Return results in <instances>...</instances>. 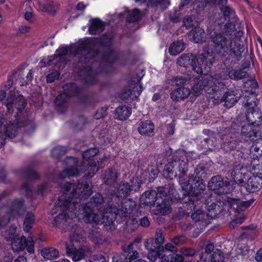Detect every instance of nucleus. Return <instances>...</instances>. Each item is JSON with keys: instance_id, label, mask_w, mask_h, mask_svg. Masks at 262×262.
Instances as JSON below:
<instances>
[{"instance_id": "28", "label": "nucleus", "mask_w": 262, "mask_h": 262, "mask_svg": "<svg viewBox=\"0 0 262 262\" xmlns=\"http://www.w3.org/2000/svg\"><path fill=\"white\" fill-rule=\"evenodd\" d=\"M66 248L67 254L71 257L74 261H78L84 258L86 253L90 251V248L86 246L76 249L73 246L66 244Z\"/></svg>"}, {"instance_id": "40", "label": "nucleus", "mask_w": 262, "mask_h": 262, "mask_svg": "<svg viewBox=\"0 0 262 262\" xmlns=\"http://www.w3.org/2000/svg\"><path fill=\"white\" fill-rule=\"evenodd\" d=\"M186 47V45L182 40L173 41L170 46L168 51L172 56H176L183 52Z\"/></svg>"}, {"instance_id": "41", "label": "nucleus", "mask_w": 262, "mask_h": 262, "mask_svg": "<svg viewBox=\"0 0 262 262\" xmlns=\"http://www.w3.org/2000/svg\"><path fill=\"white\" fill-rule=\"evenodd\" d=\"M63 93L70 98L72 96H77L81 91L80 87L73 83H69L63 85Z\"/></svg>"}, {"instance_id": "58", "label": "nucleus", "mask_w": 262, "mask_h": 262, "mask_svg": "<svg viewBox=\"0 0 262 262\" xmlns=\"http://www.w3.org/2000/svg\"><path fill=\"white\" fill-rule=\"evenodd\" d=\"M191 218L195 223L203 222V221L205 220V213H204L203 211L198 209L195 212L191 214Z\"/></svg>"}, {"instance_id": "55", "label": "nucleus", "mask_w": 262, "mask_h": 262, "mask_svg": "<svg viewBox=\"0 0 262 262\" xmlns=\"http://www.w3.org/2000/svg\"><path fill=\"white\" fill-rule=\"evenodd\" d=\"M177 248L171 243H167L165 244V247H163V251H162L163 254H171L173 257H175L176 253L177 252Z\"/></svg>"}, {"instance_id": "61", "label": "nucleus", "mask_w": 262, "mask_h": 262, "mask_svg": "<svg viewBox=\"0 0 262 262\" xmlns=\"http://www.w3.org/2000/svg\"><path fill=\"white\" fill-rule=\"evenodd\" d=\"M16 227L11 226L5 232V238L7 241H12L13 239L19 236L16 234Z\"/></svg>"}, {"instance_id": "44", "label": "nucleus", "mask_w": 262, "mask_h": 262, "mask_svg": "<svg viewBox=\"0 0 262 262\" xmlns=\"http://www.w3.org/2000/svg\"><path fill=\"white\" fill-rule=\"evenodd\" d=\"M41 255L47 259H56L59 256V251L53 247H48L43 249L41 252Z\"/></svg>"}, {"instance_id": "16", "label": "nucleus", "mask_w": 262, "mask_h": 262, "mask_svg": "<svg viewBox=\"0 0 262 262\" xmlns=\"http://www.w3.org/2000/svg\"><path fill=\"white\" fill-rule=\"evenodd\" d=\"M140 187V184L139 182L136 183V185H130L127 182L125 181H121L117 184L116 187V195L114 194L112 195L113 200V198H124L130 195L131 192H136L139 189Z\"/></svg>"}, {"instance_id": "29", "label": "nucleus", "mask_w": 262, "mask_h": 262, "mask_svg": "<svg viewBox=\"0 0 262 262\" xmlns=\"http://www.w3.org/2000/svg\"><path fill=\"white\" fill-rule=\"evenodd\" d=\"M246 117L248 123L254 125V127L262 124V114L258 107L247 108Z\"/></svg>"}, {"instance_id": "64", "label": "nucleus", "mask_w": 262, "mask_h": 262, "mask_svg": "<svg viewBox=\"0 0 262 262\" xmlns=\"http://www.w3.org/2000/svg\"><path fill=\"white\" fill-rule=\"evenodd\" d=\"M89 262H107L104 256L102 254H97L93 255Z\"/></svg>"}, {"instance_id": "34", "label": "nucleus", "mask_w": 262, "mask_h": 262, "mask_svg": "<svg viewBox=\"0 0 262 262\" xmlns=\"http://www.w3.org/2000/svg\"><path fill=\"white\" fill-rule=\"evenodd\" d=\"M35 163H32L30 165L24 169L19 170V175L24 179L28 181L38 179L39 177L38 174L34 170L33 167Z\"/></svg>"}, {"instance_id": "3", "label": "nucleus", "mask_w": 262, "mask_h": 262, "mask_svg": "<svg viewBox=\"0 0 262 262\" xmlns=\"http://www.w3.org/2000/svg\"><path fill=\"white\" fill-rule=\"evenodd\" d=\"M113 36L111 35H104L99 40L95 41L85 40L91 43V49L97 52V54L93 57L90 63H92L95 67L96 63H94L100 55V52L94 48L95 45H98L100 47L108 48L107 51H105L102 55L101 61L99 66V71L94 70L97 75V80H98L99 74H108L113 71L112 63L117 60L119 56V52L114 49L111 48L113 41Z\"/></svg>"}, {"instance_id": "7", "label": "nucleus", "mask_w": 262, "mask_h": 262, "mask_svg": "<svg viewBox=\"0 0 262 262\" xmlns=\"http://www.w3.org/2000/svg\"><path fill=\"white\" fill-rule=\"evenodd\" d=\"M211 39L218 54L230 53L231 56L239 57L245 51L244 46L228 34L217 33L214 32L211 35Z\"/></svg>"}, {"instance_id": "53", "label": "nucleus", "mask_w": 262, "mask_h": 262, "mask_svg": "<svg viewBox=\"0 0 262 262\" xmlns=\"http://www.w3.org/2000/svg\"><path fill=\"white\" fill-rule=\"evenodd\" d=\"M141 17L142 15L140 11L137 9H135L128 14L127 21L129 23L138 22L140 20Z\"/></svg>"}, {"instance_id": "32", "label": "nucleus", "mask_w": 262, "mask_h": 262, "mask_svg": "<svg viewBox=\"0 0 262 262\" xmlns=\"http://www.w3.org/2000/svg\"><path fill=\"white\" fill-rule=\"evenodd\" d=\"M195 63L196 55L191 53L183 54L177 60V63L179 66L186 68L191 67L193 71Z\"/></svg>"}, {"instance_id": "37", "label": "nucleus", "mask_w": 262, "mask_h": 262, "mask_svg": "<svg viewBox=\"0 0 262 262\" xmlns=\"http://www.w3.org/2000/svg\"><path fill=\"white\" fill-rule=\"evenodd\" d=\"M155 126L150 120L142 121L139 124L138 130L141 135L148 136L152 133Z\"/></svg>"}, {"instance_id": "4", "label": "nucleus", "mask_w": 262, "mask_h": 262, "mask_svg": "<svg viewBox=\"0 0 262 262\" xmlns=\"http://www.w3.org/2000/svg\"><path fill=\"white\" fill-rule=\"evenodd\" d=\"M69 183L71 184V183ZM85 184H89L91 190V194L88 196L80 200L79 198L76 199L73 198L71 194H69V196L70 199L73 198L74 201L79 203L80 209H77V210L79 212H80V214H83V219L86 223H99L100 221V217L97 213H95L94 211L95 210H98L101 212L102 211L104 210L103 208L104 203H105L106 201V205H107V202H110L111 204L113 203L112 202V200H111V201L108 200L106 201V199L104 200L100 193H97L91 198L90 201L88 203L84 205H81V201L86 199L92 194L91 185L90 183L88 182H85V183H83V182H80L79 180H78L77 183H71V184L73 185H79V187H81L82 185L83 187H84L83 186L85 185Z\"/></svg>"}, {"instance_id": "6", "label": "nucleus", "mask_w": 262, "mask_h": 262, "mask_svg": "<svg viewBox=\"0 0 262 262\" xmlns=\"http://www.w3.org/2000/svg\"><path fill=\"white\" fill-rule=\"evenodd\" d=\"M66 163L68 167L60 173L59 177L61 179L77 177L81 171L85 172L84 177L87 179L93 177L99 169V166L93 160L83 161L79 164L77 158L69 157L66 159Z\"/></svg>"}, {"instance_id": "30", "label": "nucleus", "mask_w": 262, "mask_h": 262, "mask_svg": "<svg viewBox=\"0 0 262 262\" xmlns=\"http://www.w3.org/2000/svg\"><path fill=\"white\" fill-rule=\"evenodd\" d=\"M191 93V90L188 88L181 86L172 91L170 98L173 101H180L187 98Z\"/></svg>"}, {"instance_id": "59", "label": "nucleus", "mask_w": 262, "mask_h": 262, "mask_svg": "<svg viewBox=\"0 0 262 262\" xmlns=\"http://www.w3.org/2000/svg\"><path fill=\"white\" fill-rule=\"evenodd\" d=\"M183 23L184 26L187 29H189L191 27L194 26L196 25V22L195 20L194 16L187 15L184 18Z\"/></svg>"}, {"instance_id": "47", "label": "nucleus", "mask_w": 262, "mask_h": 262, "mask_svg": "<svg viewBox=\"0 0 262 262\" xmlns=\"http://www.w3.org/2000/svg\"><path fill=\"white\" fill-rule=\"evenodd\" d=\"M208 170L205 164L204 163H200L198 164L195 168L194 173V178H198L199 179L205 178L207 173L206 172Z\"/></svg>"}, {"instance_id": "54", "label": "nucleus", "mask_w": 262, "mask_h": 262, "mask_svg": "<svg viewBox=\"0 0 262 262\" xmlns=\"http://www.w3.org/2000/svg\"><path fill=\"white\" fill-rule=\"evenodd\" d=\"M67 148L65 147L57 146L55 147L51 151L52 157L58 159L66 154Z\"/></svg>"}, {"instance_id": "33", "label": "nucleus", "mask_w": 262, "mask_h": 262, "mask_svg": "<svg viewBox=\"0 0 262 262\" xmlns=\"http://www.w3.org/2000/svg\"><path fill=\"white\" fill-rule=\"evenodd\" d=\"M119 175L120 174L116 169L112 168L108 169L103 174V182L107 185L114 186L117 183Z\"/></svg>"}, {"instance_id": "35", "label": "nucleus", "mask_w": 262, "mask_h": 262, "mask_svg": "<svg viewBox=\"0 0 262 262\" xmlns=\"http://www.w3.org/2000/svg\"><path fill=\"white\" fill-rule=\"evenodd\" d=\"M212 198V197L210 196L205 200L206 208L209 212L213 213L214 216H216L222 212V208L221 206L222 202L220 201L211 202Z\"/></svg>"}, {"instance_id": "45", "label": "nucleus", "mask_w": 262, "mask_h": 262, "mask_svg": "<svg viewBox=\"0 0 262 262\" xmlns=\"http://www.w3.org/2000/svg\"><path fill=\"white\" fill-rule=\"evenodd\" d=\"M35 221V216L31 212H28L25 216L24 222V230L26 232L30 231L32 228V225Z\"/></svg>"}, {"instance_id": "46", "label": "nucleus", "mask_w": 262, "mask_h": 262, "mask_svg": "<svg viewBox=\"0 0 262 262\" xmlns=\"http://www.w3.org/2000/svg\"><path fill=\"white\" fill-rule=\"evenodd\" d=\"M164 236L162 230H157L156 232L155 238H150L147 240L146 242L151 243L152 245L162 246L164 243Z\"/></svg>"}, {"instance_id": "39", "label": "nucleus", "mask_w": 262, "mask_h": 262, "mask_svg": "<svg viewBox=\"0 0 262 262\" xmlns=\"http://www.w3.org/2000/svg\"><path fill=\"white\" fill-rule=\"evenodd\" d=\"M190 36L195 43H200L205 41L206 34L203 29L199 27L193 29L190 32Z\"/></svg>"}, {"instance_id": "62", "label": "nucleus", "mask_w": 262, "mask_h": 262, "mask_svg": "<svg viewBox=\"0 0 262 262\" xmlns=\"http://www.w3.org/2000/svg\"><path fill=\"white\" fill-rule=\"evenodd\" d=\"M257 232L256 230H247L242 234L241 237L242 238H246L253 240L257 236Z\"/></svg>"}, {"instance_id": "36", "label": "nucleus", "mask_w": 262, "mask_h": 262, "mask_svg": "<svg viewBox=\"0 0 262 262\" xmlns=\"http://www.w3.org/2000/svg\"><path fill=\"white\" fill-rule=\"evenodd\" d=\"M69 99V97L63 93L58 95L56 97L54 102L57 110L60 113H63L66 111Z\"/></svg>"}, {"instance_id": "31", "label": "nucleus", "mask_w": 262, "mask_h": 262, "mask_svg": "<svg viewBox=\"0 0 262 262\" xmlns=\"http://www.w3.org/2000/svg\"><path fill=\"white\" fill-rule=\"evenodd\" d=\"M59 7V5L57 2L49 0L38 2L37 3L39 11L49 14H54Z\"/></svg>"}, {"instance_id": "57", "label": "nucleus", "mask_w": 262, "mask_h": 262, "mask_svg": "<svg viewBox=\"0 0 262 262\" xmlns=\"http://www.w3.org/2000/svg\"><path fill=\"white\" fill-rule=\"evenodd\" d=\"M171 85L176 86L183 85L188 81L186 77L182 76H177L171 79Z\"/></svg>"}, {"instance_id": "15", "label": "nucleus", "mask_w": 262, "mask_h": 262, "mask_svg": "<svg viewBox=\"0 0 262 262\" xmlns=\"http://www.w3.org/2000/svg\"><path fill=\"white\" fill-rule=\"evenodd\" d=\"M11 247L14 252L23 251L25 248L30 253L34 252V242L31 237L27 238L25 236L15 237L11 241Z\"/></svg>"}, {"instance_id": "17", "label": "nucleus", "mask_w": 262, "mask_h": 262, "mask_svg": "<svg viewBox=\"0 0 262 262\" xmlns=\"http://www.w3.org/2000/svg\"><path fill=\"white\" fill-rule=\"evenodd\" d=\"M8 112L12 114L15 107L18 112L23 110L27 105V102L24 97L21 95L10 94L5 103Z\"/></svg>"}, {"instance_id": "5", "label": "nucleus", "mask_w": 262, "mask_h": 262, "mask_svg": "<svg viewBox=\"0 0 262 262\" xmlns=\"http://www.w3.org/2000/svg\"><path fill=\"white\" fill-rule=\"evenodd\" d=\"M136 206L135 201L129 199L124 201L121 205L107 202L104 208L103 215L99 214L100 217L99 223L96 225L103 224L106 230H113L115 229L114 221L118 215L120 217H126L130 214Z\"/></svg>"}, {"instance_id": "23", "label": "nucleus", "mask_w": 262, "mask_h": 262, "mask_svg": "<svg viewBox=\"0 0 262 262\" xmlns=\"http://www.w3.org/2000/svg\"><path fill=\"white\" fill-rule=\"evenodd\" d=\"M221 148L226 152L232 150H238L242 146L239 142L232 136L231 134L224 135L221 138Z\"/></svg>"}, {"instance_id": "63", "label": "nucleus", "mask_w": 262, "mask_h": 262, "mask_svg": "<svg viewBox=\"0 0 262 262\" xmlns=\"http://www.w3.org/2000/svg\"><path fill=\"white\" fill-rule=\"evenodd\" d=\"M221 11L225 17H230L235 14L234 10L229 6H225L221 8Z\"/></svg>"}, {"instance_id": "52", "label": "nucleus", "mask_w": 262, "mask_h": 262, "mask_svg": "<svg viewBox=\"0 0 262 262\" xmlns=\"http://www.w3.org/2000/svg\"><path fill=\"white\" fill-rule=\"evenodd\" d=\"M205 6L206 4L203 0H195L191 4V10L199 13L204 10Z\"/></svg>"}, {"instance_id": "49", "label": "nucleus", "mask_w": 262, "mask_h": 262, "mask_svg": "<svg viewBox=\"0 0 262 262\" xmlns=\"http://www.w3.org/2000/svg\"><path fill=\"white\" fill-rule=\"evenodd\" d=\"M255 201V199L252 198L248 201H242L240 200H236L235 204L236 205V209L237 212L243 211L245 210L247 208L250 207Z\"/></svg>"}, {"instance_id": "10", "label": "nucleus", "mask_w": 262, "mask_h": 262, "mask_svg": "<svg viewBox=\"0 0 262 262\" xmlns=\"http://www.w3.org/2000/svg\"><path fill=\"white\" fill-rule=\"evenodd\" d=\"M141 201L145 205L157 207L156 210V214L164 215L170 212V206L167 203L165 199L163 198L161 195H158L156 190L145 191L141 195Z\"/></svg>"}, {"instance_id": "19", "label": "nucleus", "mask_w": 262, "mask_h": 262, "mask_svg": "<svg viewBox=\"0 0 262 262\" xmlns=\"http://www.w3.org/2000/svg\"><path fill=\"white\" fill-rule=\"evenodd\" d=\"M133 244L130 243L124 248L122 253L115 254L112 257L113 262H131L136 259L139 254L133 249Z\"/></svg>"}, {"instance_id": "43", "label": "nucleus", "mask_w": 262, "mask_h": 262, "mask_svg": "<svg viewBox=\"0 0 262 262\" xmlns=\"http://www.w3.org/2000/svg\"><path fill=\"white\" fill-rule=\"evenodd\" d=\"M224 183L223 178L220 176L212 177L209 180L208 187L211 190L219 189L224 186Z\"/></svg>"}, {"instance_id": "48", "label": "nucleus", "mask_w": 262, "mask_h": 262, "mask_svg": "<svg viewBox=\"0 0 262 262\" xmlns=\"http://www.w3.org/2000/svg\"><path fill=\"white\" fill-rule=\"evenodd\" d=\"M253 145L251 146L250 151L257 152L258 155L262 156V137L255 138Z\"/></svg>"}, {"instance_id": "14", "label": "nucleus", "mask_w": 262, "mask_h": 262, "mask_svg": "<svg viewBox=\"0 0 262 262\" xmlns=\"http://www.w3.org/2000/svg\"><path fill=\"white\" fill-rule=\"evenodd\" d=\"M6 207L8 209L9 217L19 218L25 214L26 207L23 199H14L7 201Z\"/></svg>"}, {"instance_id": "1", "label": "nucleus", "mask_w": 262, "mask_h": 262, "mask_svg": "<svg viewBox=\"0 0 262 262\" xmlns=\"http://www.w3.org/2000/svg\"><path fill=\"white\" fill-rule=\"evenodd\" d=\"M74 54L75 66L79 69L78 74L84 80L85 82L89 84H93L97 81V75L94 71L90 63L93 57L97 54L95 52L91 49V43L89 42L81 40L76 44L71 46L70 48L67 47H62L56 50V56L61 58L59 61L60 66H64L66 62L63 56L69 52Z\"/></svg>"}, {"instance_id": "11", "label": "nucleus", "mask_w": 262, "mask_h": 262, "mask_svg": "<svg viewBox=\"0 0 262 262\" xmlns=\"http://www.w3.org/2000/svg\"><path fill=\"white\" fill-rule=\"evenodd\" d=\"M145 247L148 250L147 257L150 261H155L158 257L162 258L161 262H183L182 255H176L173 257L171 254H163V246L154 245L151 243H145Z\"/></svg>"}, {"instance_id": "13", "label": "nucleus", "mask_w": 262, "mask_h": 262, "mask_svg": "<svg viewBox=\"0 0 262 262\" xmlns=\"http://www.w3.org/2000/svg\"><path fill=\"white\" fill-rule=\"evenodd\" d=\"M245 86L248 89L243 93V105L247 108H256L259 100L256 98L257 94L255 91L258 86L257 82L255 80H248L245 83Z\"/></svg>"}, {"instance_id": "38", "label": "nucleus", "mask_w": 262, "mask_h": 262, "mask_svg": "<svg viewBox=\"0 0 262 262\" xmlns=\"http://www.w3.org/2000/svg\"><path fill=\"white\" fill-rule=\"evenodd\" d=\"M105 28L104 22L99 18L92 19L90 23L89 31L92 35H96L102 32Z\"/></svg>"}, {"instance_id": "25", "label": "nucleus", "mask_w": 262, "mask_h": 262, "mask_svg": "<svg viewBox=\"0 0 262 262\" xmlns=\"http://www.w3.org/2000/svg\"><path fill=\"white\" fill-rule=\"evenodd\" d=\"M239 96L237 94H235L234 92H227L224 93L222 96L217 97L216 101H214V104H218L223 102H225L224 105L227 108L232 107L239 100Z\"/></svg>"}, {"instance_id": "51", "label": "nucleus", "mask_w": 262, "mask_h": 262, "mask_svg": "<svg viewBox=\"0 0 262 262\" xmlns=\"http://www.w3.org/2000/svg\"><path fill=\"white\" fill-rule=\"evenodd\" d=\"M247 73L243 70H232L229 71L228 75L233 80H238L245 78Z\"/></svg>"}, {"instance_id": "8", "label": "nucleus", "mask_w": 262, "mask_h": 262, "mask_svg": "<svg viewBox=\"0 0 262 262\" xmlns=\"http://www.w3.org/2000/svg\"><path fill=\"white\" fill-rule=\"evenodd\" d=\"M181 187L188 195V205L195 209L199 202L203 198L206 188L205 182L203 179L194 178V176L189 174L188 179L181 182Z\"/></svg>"}, {"instance_id": "60", "label": "nucleus", "mask_w": 262, "mask_h": 262, "mask_svg": "<svg viewBox=\"0 0 262 262\" xmlns=\"http://www.w3.org/2000/svg\"><path fill=\"white\" fill-rule=\"evenodd\" d=\"M99 152L96 148H92L85 150L82 154L83 158L86 161H89L90 158L95 156Z\"/></svg>"}, {"instance_id": "22", "label": "nucleus", "mask_w": 262, "mask_h": 262, "mask_svg": "<svg viewBox=\"0 0 262 262\" xmlns=\"http://www.w3.org/2000/svg\"><path fill=\"white\" fill-rule=\"evenodd\" d=\"M129 89H124L120 94L119 97L122 100H126L129 97L132 100L138 98L143 91V86L137 83H129Z\"/></svg>"}, {"instance_id": "12", "label": "nucleus", "mask_w": 262, "mask_h": 262, "mask_svg": "<svg viewBox=\"0 0 262 262\" xmlns=\"http://www.w3.org/2000/svg\"><path fill=\"white\" fill-rule=\"evenodd\" d=\"M214 62L212 52H210L209 49H204L201 53L196 55V63L193 67V71L198 74H207Z\"/></svg>"}, {"instance_id": "42", "label": "nucleus", "mask_w": 262, "mask_h": 262, "mask_svg": "<svg viewBox=\"0 0 262 262\" xmlns=\"http://www.w3.org/2000/svg\"><path fill=\"white\" fill-rule=\"evenodd\" d=\"M132 114V109L125 105L119 106L115 110V115L120 120L127 119Z\"/></svg>"}, {"instance_id": "56", "label": "nucleus", "mask_w": 262, "mask_h": 262, "mask_svg": "<svg viewBox=\"0 0 262 262\" xmlns=\"http://www.w3.org/2000/svg\"><path fill=\"white\" fill-rule=\"evenodd\" d=\"M224 254L220 249H216L211 256V262H224Z\"/></svg>"}, {"instance_id": "24", "label": "nucleus", "mask_w": 262, "mask_h": 262, "mask_svg": "<svg viewBox=\"0 0 262 262\" xmlns=\"http://www.w3.org/2000/svg\"><path fill=\"white\" fill-rule=\"evenodd\" d=\"M242 186L249 193L258 191L262 187V173H260L259 175H253L250 177Z\"/></svg>"}, {"instance_id": "27", "label": "nucleus", "mask_w": 262, "mask_h": 262, "mask_svg": "<svg viewBox=\"0 0 262 262\" xmlns=\"http://www.w3.org/2000/svg\"><path fill=\"white\" fill-rule=\"evenodd\" d=\"M248 173L246 167L238 165L232 170L231 176L235 183L242 186L246 182Z\"/></svg>"}, {"instance_id": "21", "label": "nucleus", "mask_w": 262, "mask_h": 262, "mask_svg": "<svg viewBox=\"0 0 262 262\" xmlns=\"http://www.w3.org/2000/svg\"><path fill=\"white\" fill-rule=\"evenodd\" d=\"M214 79L212 76L206 74L202 76L198 81L191 87V92L194 96L198 97L204 91L206 92V88L210 84L211 81Z\"/></svg>"}, {"instance_id": "18", "label": "nucleus", "mask_w": 262, "mask_h": 262, "mask_svg": "<svg viewBox=\"0 0 262 262\" xmlns=\"http://www.w3.org/2000/svg\"><path fill=\"white\" fill-rule=\"evenodd\" d=\"M4 121L3 119L2 118L1 114H0V147L3 146L5 144V140L6 137L10 139H13L18 134V125L17 123H11L8 124L5 129V132H3L1 130L2 128V124Z\"/></svg>"}, {"instance_id": "50", "label": "nucleus", "mask_w": 262, "mask_h": 262, "mask_svg": "<svg viewBox=\"0 0 262 262\" xmlns=\"http://www.w3.org/2000/svg\"><path fill=\"white\" fill-rule=\"evenodd\" d=\"M60 59L61 58L54 55L53 56L49 57L48 59H42L40 63H41V66L43 67L54 64L55 66L60 68L61 66H60V64L59 65L58 62H59V61Z\"/></svg>"}, {"instance_id": "9", "label": "nucleus", "mask_w": 262, "mask_h": 262, "mask_svg": "<svg viewBox=\"0 0 262 262\" xmlns=\"http://www.w3.org/2000/svg\"><path fill=\"white\" fill-rule=\"evenodd\" d=\"M188 170V165L187 159L185 158H180L176 157L172 161L169 162L166 165L163 174L166 178H169L170 179L172 177L177 178L179 180V183L183 182L186 179Z\"/></svg>"}, {"instance_id": "26", "label": "nucleus", "mask_w": 262, "mask_h": 262, "mask_svg": "<svg viewBox=\"0 0 262 262\" xmlns=\"http://www.w3.org/2000/svg\"><path fill=\"white\" fill-rule=\"evenodd\" d=\"M250 124H245L242 127L241 135L244 137L246 141H255V138L262 137V130L257 129L256 127H254Z\"/></svg>"}, {"instance_id": "20", "label": "nucleus", "mask_w": 262, "mask_h": 262, "mask_svg": "<svg viewBox=\"0 0 262 262\" xmlns=\"http://www.w3.org/2000/svg\"><path fill=\"white\" fill-rule=\"evenodd\" d=\"M216 77V75L213 76L214 79L211 81L210 84L209 85V87L206 90L208 94L212 95L211 98L213 99V103L219 96H222L227 90L226 85L222 82L217 81Z\"/></svg>"}, {"instance_id": "2", "label": "nucleus", "mask_w": 262, "mask_h": 262, "mask_svg": "<svg viewBox=\"0 0 262 262\" xmlns=\"http://www.w3.org/2000/svg\"><path fill=\"white\" fill-rule=\"evenodd\" d=\"M60 187L63 191V193L59 197L58 202L55 203L54 208L50 210V214L54 215L57 212L58 208H60L62 211L56 216L52 223L53 226L57 227L61 222L63 221L66 222L69 217V213H73L75 215H79L77 209H80L79 203L74 201V199H70L69 194L72 195L73 198H79L80 200L85 198L91 194V190L88 184H85L82 187H79V185H73L69 182L60 184Z\"/></svg>"}]
</instances>
